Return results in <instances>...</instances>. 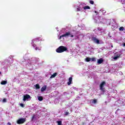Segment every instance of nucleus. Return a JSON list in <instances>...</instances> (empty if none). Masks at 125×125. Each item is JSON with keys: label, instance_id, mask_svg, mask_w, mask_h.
<instances>
[{"label": "nucleus", "instance_id": "obj_29", "mask_svg": "<svg viewBox=\"0 0 125 125\" xmlns=\"http://www.w3.org/2000/svg\"><path fill=\"white\" fill-rule=\"evenodd\" d=\"M20 106H21V107H24V104H20Z\"/></svg>", "mask_w": 125, "mask_h": 125}, {"label": "nucleus", "instance_id": "obj_12", "mask_svg": "<svg viewBox=\"0 0 125 125\" xmlns=\"http://www.w3.org/2000/svg\"><path fill=\"white\" fill-rule=\"evenodd\" d=\"M57 76V73H55L53 75H52L50 77V79H52L53 78H55L56 76Z\"/></svg>", "mask_w": 125, "mask_h": 125}, {"label": "nucleus", "instance_id": "obj_28", "mask_svg": "<svg viewBox=\"0 0 125 125\" xmlns=\"http://www.w3.org/2000/svg\"><path fill=\"white\" fill-rule=\"evenodd\" d=\"M77 11H81V10H82V9H81V8H77Z\"/></svg>", "mask_w": 125, "mask_h": 125}, {"label": "nucleus", "instance_id": "obj_33", "mask_svg": "<svg viewBox=\"0 0 125 125\" xmlns=\"http://www.w3.org/2000/svg\"><path fill=\"white\" fill-rule=\"evenodd\" d=\"M123 46H125V43H123Z\"/></svg>", "mask_w": 125, "mask_h": 125}, {"label": "nucleus", "instance_id": "obj_20", "mask_svg": "<svg viewBox=\"0 0 125 125\" xmlns=\"http://www.w3.org/2000/svg\"><path fill=\"white\" fill-rule=\"evenodd\" d=\"M124 29H125V28H124V27H123V26L120 27L119 28V31H124Z\"/></svg>", "mask_w": 125, "mask_h": 125}, {"label": "nucleus", "instance_id": "obj_6", "mask_svg": "<svg viewBox=\"0 0 125 125\" xmlns=\"http://www.w3.org/2000/svg\"><path fill=\"white\" fill-rule=\"evenodd\" d=\"M121 57V53H116L114 54V57L113 58V59L114 60H117L118 58H120Z\"/></svg>", "mask_w": 125, "mask_h": 125}, {"label": "nucleus", "instance_id": "obj_9", "mask_svg": "<svg viewBox=\"0 0 125 125\" xmlns=\"http://www.w3.org/2000/svg\"><path fill=\"white\" fill-rule=\"evenodd\" d=\"M104 62V60L102 58H100V59L98 60V64H102Z\"/></svg>", "mask_w": 125, "mask_h": 125}, {"label": "nucleus", "instance_id": "obj_24", "mask_svg": "<svg viewBox=\"0 0 125 125\" xmlns=\"http://www.w3.org/2000/svg\"><path fill=\"white\" fill-rule=\"evenodd\" d=\"M69 112L68 111H66L64 112V116H68V115H69Z\"/></svg>", "mask_w": 125, "mask_h": 125}, {"label": "nucleus", "instance_id": "obj_31", "mask_svg": "<svg viewBox=\"0 0 125 125\" xmlns=\"http://www.w3.org/2000/svg\"><path fill=\"white\" fill-rule=\"evenodd\" d=\"M7 125H11V123H10V122H9L7 123Z\"/></svg>", "mask_w": 125, "mask_h": 125}, {"label": "nucleus", "instance_id": "obj_1", "mask_svg": "<svg viewBox=\"0 0 125 125\" xmlns=\"http://www.w3.org/2000/svg\"><path fill=\"white\" fill-rule=\"evenodd\" d=\"M67 51H68V48L64 46H60L56 50L57 53H62Z\"/></svg>", "mask_w": 125, "mask_h": 125}, {"label": "nucleus", "instance_id": "obj_15", "mask_svg": "<svg viewBox=\"0 0 125 125\" xmlns=\"http://www.w3.org/2000/svg\"><path fill=\"white\" fill-rule=\"evenodd\" d=\"M90 60H91V58L89 57H87L85 59V61H86V62H90Z\"/></svg>", "mask_w": 125, "mask_h": 125}, {"label": "nucleus", "instance_id": "obj_10", "mask_svg": "<svg viewBox=\"0 0 125 125\" xmlns=\"http://www.w3.org/2000/svg\"><path fill=\"white\" fill-rule=\"evenodd\" d=\"M73 80V78L70 77L68 79V82H67L68 85H70L72 83V81Z\"/></svg>", "mask_w": 125, "mask_h": 125}, {"label": "nucleus", "instance_id": "obj_3", "mask_svg": "<svg viewBox=\"0 0 125 125\" xmlns=\"http://www.w3.org/2000/svg\"><path fill=\"white\" fill-rule=\"evenodd\" d=\"M25 122H26V118H20L17 120V124H18V125H22L24 124Z\"/></svg>", "mask_w": 125, "mask_h": 125}, {"label": "nucleus", "instance_id": "obj_16", "mask_svg": "<svg viewBox=\"0 0 125 125\" xmlns=\"http://www.w3.org/2000/svg\"><path fill=\"white\" fill-rule=\"evenodd\" d=\"M83 8L85 10L86 9H90V7H89V6H84Z\"/></svg>", "mask_w": 125, "mask_h": 125}, {"label": "nucleus", "instance_id": "obj_25", "mask_svg": "<svg viewBox=\"0 0 125 125\" xmlns=\"http://www.w3.org/2000/svg\"><path fill=\"white\" fill-rule=\"evenodd\" d=\"M89 3H90L91 4H94V1H92V0L89 1Z\"/></svg>", "mask_w": 125, "mask_h": 125}, {"label": "nucleus", "instance_id": "obj_4", "mask_svg": "<svg viewBox=\"0 0 125 125\" xmlns=\"http://www.w3.org/2000/svg\"><path fill=\"white\" fill-rule=\"evenodd\" d=\"M91 40L92 42H95V43H97V44H99V43H100V41L96 39V37H92Z\"/></svg>", "mask_w": 125, "mask_h": 125}, {"label": "nucleus", "instance_id": "obj_2", "mask_svg": "<svg viewBox=\"0 0 125 125\" xmlns=\"http://www.w3.org/2000/svg\"><path fill=\"white\" fill-rule=\"evenodd\" d=\"M105 85H106V82L104 81L102 82L100 84V89L103 92H105V88H104Z\"/></svg>", "mask_w": 125, "mask_h": 125}, {"label": "nucleus", "instance_id": "obj_26", "mask_svg": "<svg viewBox=\"0 0 125 125\" xmlns=\"http://www.w3.org/2000/svg\"><path fill=\"white\" fill-rule=\"evenodd\" d=\"M35 60L37 61V62H39V61L40 60V59L39 58H35Z\"/></svg>", "mask_w": 125, "mask_h": 125}, {"label": "nucleus", "instance_id": "obj_19", "mask_svg": "<svg viewBox=\"0 0 125 125\" xmlns=\"http://www.w3.org/2000/svg\"><path fill=\"white\" fill-rule=\"evenodd\" d=\"M58 125H62V121H58L57 122Z\"/></svg>", "mask_w": 125, "mask_h": 125}, {"label": "nucleus", "instance_id": "obj_23", "mask_svg": "<svg viewBox=\"0 0 125 125\" xmlns=\"http://www.w3.org/2000/svg\"><path fill=\"white\" fill-rule=\"evenodd\" d=\"M91 61H92L93 62H95V61H96V59L94 58H92L91 59Z\"/></svg>", "mask_w": 125, "mask_h": 125}, {"label": "nucleus", "instance_id": "obj_8", "mask_svg": "<svg viewBox=\"0 0 125 125\" xmlns=\"http://www.w3.org/2000/svg\"><path fill=\"white\" fill-rule=\"evenodd\" d=\"M35 42H39V39H34L32 41V43H31V44L33 47H36V46H37V45L34 43Z\"/></svg>", "mask_w": 125, "mask_h": 125}, {"label": "nucleus", "instance_id": "obj_5", "mask_svg": "<svg viewBox=\"0 0 125 125\" xmlns=\"http://www.w3.org/2000/svg\"><path fill=\"white\" fill-rule=\"evenodd\" d=\"M68 36H71V32H66L64 34L61 35L59 39L61 40V39H62V38H63V37H68Z\"/></svg>", "mask_w": 125, "mask_h": 125}, {"label": "nucleus", "instance_id": "obj_7", "mask_svg": "<svg viewBox=\"0 0 125 125\" xmlns=\"http://www.w3.org/2000/svg\"><path fill=\"white\" fill-rule=\"evenodd\" d=\"M29 98H31V96L29 95L26 94L23 96V101H26L27 99H29Z\"/></svg>", "mask_w": 125, "mask_h": 125}, {"label": "nucleus", "instance_id": "obj_22", "mask_svg": "<svg viewBox=\"0 0 125 125\" xmlns=\"http://www.w3.org/2000/svg\"><path fill=\"white\" fill-rule=\"evenodd\" d=\"M35 118H36V115L33 114L32 117V119H31V121H34V119H35Z\"/></svg>", "mask_w": 125, "mask_h": 125}, {"label": "nucleus", "instance_id": "obj_32", "mask_svg": "<svg viewBox=\"0 0 125 125\" xmlns=\"http://www.w3.org/2000/svg\"><path fill=\"white\" fill-rule=\"evenodd\" d=\"M70 37H71V38H74V35H71L70 36Z\"/></svg>", "mask_w": 125, "mask_h": 125}, {"label": "nucleus", "instance_id": "obj_30", "mask_svg": "<svg viewBox=\"0 0 125 125\" xmlns=\"http://www.w3.org/2000/svg\"><path fill=\"white\" fill-rule=\"evenodd\" d=\"M80 39V37L79 36H77V38L75 39V40H79Z\"/></svg>", "mask_w": 125, "mask_h": 125}, {"label": "nucleus", "instance_id": "obj_21", "mask_svg": "<svg viewBox=\"0 0 125 125\" xmlns=\"http://www.w3.org/2000/svg\"><path fill=\"white\" fill-rule=\"evenodd\" d=\"M93 103H94V104H96V103H97V100H96V99H94L93 100Z\"/></svg>", "mask_w": 125, "mask_h": 125}, {"label": "nucleus", "instance_id": "obj_17", "mask_svg": "<svg viewBox=\"0 0 125 125\" xmlns=\"http://www.w3.org/2000/svg\"><path fill=\"white\" fill-rule=\"evenodd\" d=\"M7 83V81H3L1 82V84L4 85L6 84Z\"/></svg>", "mask_w": 125, "mask_h": 125}, {"label": "nucleus", "instance_id": "obj_18", "mask_svg": "<svg viewBox=\"0 0 125 125\" xmlns=\"http://www.w3.org/2000/svg\"><path fill=\"white\" fill-rule=\"evenodd\" d=\"M42 50V47H36L35 48V50Z\"/></svg>", "mask_w": 125, "mask_h": 125}, {"label": "nucleus", "instance_id": "obj_13", "mask_svg": "<svg viewBox=\"0 0 125 125\" xmlns=\"http://www.w3.org/2000/svg\"><path fill=\"white\" fill-rule=\"evenodd\" d=\"M39 101H42L43 100V98L42 96H38V97Z\"/></svg>", "mask_w": 125, "mask_h": 125}, {"label": "nucleus", "instance_id": "obj_34", "mask_svg": "<svg viewBox=\"0 0 125 125\" xmlns=\"http://www.w3.org/2000/svg\"><path fill=\"white\" fill-rule=\"evenodd\" d=\"M1 74V72H0V75Z\"/></svg>", "mask_w": 125, "mask_h": 125}, {"label": "nucleus", "instance_id": "obj_27", "mask_svg": "<svg viewBox=\"0 0 125 125\" xmlns=\"http://www.w3.org/2000/svg\"><path fill=\"white\" fill-rule=\"evenodd\" d=\"M2 101L4 102V103H5L6 102V99H3Z\"/></svg>", "mask_w": 125, "mask_h": 125}, {"label": "nucleus", "instance_id": "obj_11", "mask_svg": "<svg viewBox=\"0 0 125 125\" xmlns=\"http://www.w3.org/2000/svg\"><path fill=\"white\" fill-rule=\"evenodd\" d=\"M46 89V85H44L41 88V92H43Z\"/></svg>", "mask_w": 125, "mask_h": 125}, {"label": "nucleus", "instance_id": "obj_14", "mask_svg": "<svg viewBox=\"0 0 125 125\" xmlns=\"http://www.w3.org/2000/svg\"><path fill=\"white\" fill-rule=\"evenodd\" d=\"M35 87L36 88V89H40V88H41V87L40 86V84H35Z\"/></svg>", "mask_w": 125, "mask_h": 125}]
</instances>
